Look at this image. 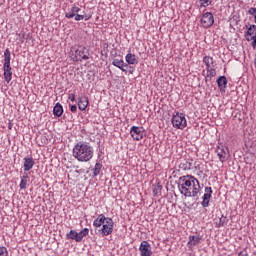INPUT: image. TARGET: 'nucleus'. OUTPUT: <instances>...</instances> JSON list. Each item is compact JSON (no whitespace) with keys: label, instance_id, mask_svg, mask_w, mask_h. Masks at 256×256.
<instances>
[{"label":"nucleus","instance_id":"nucleus-25","mask_svg":"<svg viewBox=\"0 0 256 256\" xmlns=\"http://www.w3.org/2000/svg\"><path fill=\"white\" fill-rule=\"evenodd\" d=\"M203 63L206 65V69L211 68V65H213V57L211 56H204L203 57Z\"/></svg>","mask_w":256,"mask_h":256},{"label":"nucleus","instance_id":"nucleus-20","mask_svg":"<svg viewBox=\"0 0 256 256\" xmlns=\"http://www.w3.org/2000/svg\"><path fill=\"white\" fill-rule=\"evenodd\" d=\"M217 84H218L220 91H225V89H227V77L220 76L217 79Z\"/></svg>","mask_w":256,"mask_h":256},{"label":"nucleus","instance_id":"nucleus-8","mask_svg":"<svg viewBox=\"0 0 256 256\" xmlns=\"http://www.w3.org/2000/svg\"><path fill=\"white\" fill-rule=\"evenodd\" d=\"M216 153L221 163H225V161H228L230 157L229 148L224 145H218L216 148Z\"/></svg>","mask_w":256,"mask_h":256},{"label":"nucleus","instance_id":"nucleus-30","mask_svg":"<svg viewBox=\"0 0 256 256\" xmlns=\"http://www.w3.org/2000/svg\"><path fill=\"white\" fill-rule=\"evenodd\" d=\"M248 14L254 17V23L256 24V7L249 8Z\"/></svg>","mask_w":256,"mask_h":256},{"label":"nucleus","instance_id":"nucleus-34","mask_svg":"<svg viewBox=\"0 0 256 256\" xmlns=\"http://www.w3.org/2000/svg\"><path fill=\"white\" fill-rule=\"evenodd\" d=\"M29 180H21L20 181V189H27V183Z\"/></svg>","mask_w":256,"mask_h":256},{"label":"nucleus","instance_id":"nucleus-21","mask_svg":"<svg viewBox=\"0 0 256 256\" xmlns=\"http://www.w3.org/2000/svg\"><path fill=\"white\" fill-rule=\"evenodd\" d=\"M53 115H55V117H61V115H63V105H61V103H56L53 108Z\"/></svg>","mask_w":256,"mask_h":256},{"label":"nucleus","instance_id":"nucleus-9","mask_svg":"<svg viewBox=\"0 0 256 256\" xmlns=\"http://www.w3.org/2000/svg\"><path fill=\"white\" fill-rule=\"evenodd\" d=\"M130 135L135 141H141L143 139V127L132 126Z\"/></svg>","mask_w":256,"mask_h":256},{"label":"nucleus","instance_id":"nucleus-14","mask_svg":"<svg viewBox=\"0 0 256 256\" xmlns=\"http://www.w3.org/2000/svg\"><path fill=\"white\" fill-rule=\"evenodd\" d=\"M89 106V98L87 96H81L78 101V109L80 111H85Z\"/></svg>","mask_w":256,"mask_h":256},{"label":"nucleus","instance_id":"nucleus-17","mask_svg":"<svg viewBox=\"0 0 256 256\" xmlns=\"http://www.w3.org/2000/svg\"><path fill=\"white\" fill-rule=\"evenodd\" d=\"M199 243H201V236H189L188 247L190 249H193V247L199 245Z\"/></svg>","mask_w":256,"mask_h":256},{"label":"nucleus","instance_id":"nucleus-35","mask_svg":"<svg viewBox=\"0 0 256 256\" xmlns=\"http://www.w3.org/2000/svg\"><path fill=\"white\" fill-rule=\"evenodd\" d=\"M251 39H252V47H256V34H254L252 37H251Z\"/></svg>","mask_w":256,"mask_h":256},{"label":"nucleus","instance_id":"nucleus-36","mask_svg":"<svg viewBox=\"0 0 256 256\" xmlns=\"http://www.w3.org/2000/svg\"><path fill=\"white\" fill-rule=\"evenodd\" d=\"M70 111H71L72 113H77V105H72V106L70 107Z\"/></svg>","mask_w":256,"mask_h":256},{"label":"nucleus","instance_id":"nucleus-32","mask_svg":"<svg viewBox=\"0 0 256 256\" xmlns=\"http://www.w3.org/2000/svg\"><path fill=\"white\" fill-rule=\"evenodd\" d=\"M201 2L200 7H209L211 5V0H199Z\"/></svg>","mask_w":256,"mask_h":256},{"label":"nucleus","instance_id":"nucleus-4","mask_svg":"<svg viewBox=\"0 0 256 256\" xmlns=\"http://www.w3.org/2000/svg\"><path fill=\"white\" fill-rule=\"evenodd\" d=\"M89 50L85 46L73 47L71 56L73 61H87L89 60Z\"/></svg>","mask_w":256,"mask_h":256},{"label":"nucleus","instance_id":"nucleus-33","mask_svg":"<svg viewBox=\"0 0 256 256\" xmlns=\"http://www.w3.org/2000/svg\"><path fill=\"white\" fill-rule=\"evenodd\" d=\"M74 19H75V21H83V19H85V14H76L75 16H74Z\"/></svg>","mask_w":256,"mask_h":256},{"label":"nucleus","instance_id":"nucleus-27","mask_svg":"<svg viewBox=\"0 0 256 256\" xmlns=\"http://www.w3.org/2000/svg\"><path fill=\"white\" fill-rule=\"evenodd\" d=\"M103 168V165L101 163H96L93 171V177H97L101 173V169Z\"/></svg>","mask_w":256,"mask_h":256},{"label":"nucleus","instance_id":"nucleus-1","mask_svg":"<svg viewBox=\"0 0 256 256\" xmlns=\"http://www.w3.org/2000/svg\"><path fill=\"white\" fill-rule=\"evenodd\" d=\"M179 180L180 184L178 185V189L181 195H184V197H196V199H199L201 185L195 176H181Z\"/></svg>","mask_w":256,"mask_h":256},{"label":"nucleus","instance_id":"nucleus-40","mask_svg":"<svg viewBox=\"0 0 256 256\" xmlns=\"http://www.w3.org/2000/svg\"><path fill=\"white\" fill-rule=\"evenodd\" d=\"M91 19V15H84V21H89Z\"/></svg>","mask_w":256,"mask_h":256},{"label":"nucleus","instance_id":"nucleus-39","mask_svg":"<svg viewBox=\"0 0 256 256\" xmlns=\"http://www.w3.org/2000/svg\"><path fill=\"white\" fill-rule=\"evenodd\" d=\"M249 28H250V31H256V25L255 24L250 25Z\"/></svg>","mask_w":256,"mask_h":256},{"label":"nucleus","instance_id":"nucleus-37","mask_svg":"<svg viewBox=\"0 0 256 256\" xmlns=\"http://www.w3.org/2000/svg\"><path fill=\"white\" fill-rule=\"evenodd\" d=\"M22 181H29V175H27V173H25L22 178H21Z\"/></svg>","mask_w":256,"mask_h":256},{"label":"nucleus","instance_id":"nucleus-16","mask_svg":"<svg viewBox=\"0 0 256 256\" xmlns=\"http://www.w3.org/2000/svg\"><path fill=\"white\" fill-rule=\"evenodd\" d=\"M79 11H81V8L77 6L71 7L70 9H68L67 12H65L66 19H73V17H75L76 14L79 13Z\"/></svg>","mask_w":256,"mask_h":256},{"label":"nucleus","instance_id":"nucleus-18","mask_svg":"<svg viewBox=\"0 0 256 256\" xmlns=\"http://www.w3.org/2000/svg\"><path fill=\"white\" fill-rule=\"evenodd\" d=\"M107 217H105L104 214L98 215V217L93 221V226L96 227V229H99V227L103 226V223H105Z\"/></svg>","mask_w":256,"mask_h":256},{"label":"nucleus","instance_id":"nucleus-6","mask_svg":"<svg viewBox=\"0 0 256 256\" xmlns=\"http://www.w3.org/2000/svg\"><path fill=\"white\" fill-rule=\"evenodd\" d=\"M200 23L204 29H209V27H213L215 23V17H213V13L211 12H205L202 15V18L200 20Z\"/></svg>","mask_w":256,"mask_h":256},{"label":"nucleus","instance_id":"nucleus-24","mask_svg":"<svg viewBox=\"0 0 256 256\" xmlns=\"http://www.w3.org/2000/svg\"><path fill=\"white\" fill-rule=\"evenodd\" d=\"M89 235V228H84L78 233V243L83 241V237H87Z\"/></svg>","mask_w":256,"mask_h":256},{"label":"nucleus","instance_id":"nucleus-5","mask_svg":"<svg viewBox=\"0 0 256 256\" xmlns=\"http://www.w3.org/2000/svg\"><path fill=\"white\" fill-rule=\"evenodd\" d=\"M172 125L175 129H185V127H187V118H185V114L176 112V114L172 116Z\"/></svg>","mask_w":256,"mask_h":256},{"label":"nucleus","instance_id":"nucleus-28","mask_svg":"<svg viewBox=\"0 0 256 256\" xmlns=\"http://www.w3.org/2000/svg\"><path fill=\"white\" fill-rule=\"evenodd\" d=\"M206 70H207V77H210V79L215 77V75H217V71L213 67L206 68Z\"/></svg>","mask_w":256,"mask_h":256},{"label":"nucleus","instance_id":"nucleus-31","mask_svg":"<svg viewBox=\"0 0 256 256\" xmlns=\"http://www.w3.org/2000/svg\"><path fill=\"white\" fill-rule=\"evenodd\" d=\"M0 256H9V252L7 251V247L0 246Z\"/></svg>","mask_w":256,"mask_h":256},{"label":"nucleus","instance_id":"nucleus-13","mask_svg":"<svg viewBox=\"0 0 256 256\" xmlns=\"http://www.w3.org/2000/svg\"><path fill=\"white\" fill-rule=\"evenodd\" d=\"M35 167V160L33 157H25L24 158V171L27 173V171H31Z\"/></svg>","mask_w":256,"mask_h":256},{"label":"nucleus","instance_id":"nucleus-2","mask_svg":"<svg viewBox=\"0 0 256 256\" xmlns=\"http://www.w3.org/2000/svg\"><path fill=\"white\" fill-rule=\"evenodd\" d=\"M72 155L73 158L77 159L80 163H87L93 159V146L89 145L87 142H78L72 150Z\"/></svg>","mask_w":256,"mask_h":256},{"label":"nucleus","instance_id":"nucleus-23","mask_svg":"<svg viewBox=\"0 0 256 256\" xmlns=\"http://www.w3.org/2000/svg\"><path fill=\"white\" fill-rule=\"evenodd\" d=\"M66 239H72V241L79 243V233L75 230H70V233L66 234Z\"/></svg>","mask_w":256,"mask_h":256},{"label":"nucleus","instance_id":"nucleus-15","mask_svg":"<svg viewBox=\"0 0 256 256\" xmlns=\"http://www.w3.org/2000/svg\"><path fill=\"white\" fill-rule=\"evenodd\" d=\"M179 169L182 171H191L193 169V160H182L179 164Z\"/></svg>","mask_w":256,"mask_h":256},{"label":"nucleus","instance_id":"nucleus-7","mask_svg":"<svg viewBox=\"0 0 256 256\" xmlns=\"http://www.w3.org/2000/svg\"><path fill=\"white\" fill-rule=\"evenodd\" d=\"M113 225H115L113 219L107 217L104 223L102 224V228L99 231H101L104 237H107L108 235H111V233H113Z\"/></svg>","mask_w":256,"mask_h":256},{"label":"nucleus","instance_id":"nucleus-38","mask_svg":"<svg viewBox=\"0 0 256 256\" xmlns=\"http://www.w3.org/2000/svg\"><path fill=\"white\" fill-rule=\"evenodd\" d=\"M69 100L72 101V102L75 101V94L74 93L69 95Z\"/></svg>","mask_w":256,"mask_h":256},{"label":"nucleus","instance_id":"nucleus-12","mask_svg":"<svg viewBox=\"0 0 256 256\" xmlns=\"http://www.w3.org/2000/svg\"><path fill=\"white\" fill-rule=\"evenodd\" d=\"M112 65L122 70L123 73H127V69H129V64H125V61H123V59H120V60L117 58L113 59Z\"/></svg>","mask_w":256,"mask_h":256},{"label":"nucleus","instance_id":"nucleus-41","mask_svg":"<svg viewBox=\"0 0 256 256\" xmlns=\"http://www.w3.org/2000/svg\"><path fill=\"white\" fill-rule=\"evenodd\" d=\"M128 68H129L128 73L133 74V71H135V69L131 66H128Z\"/></svg>","mask_w":256,"mask_h":256},{"label":"nucleus","instance_id":"nucleus-29","mask_svg":"<svg viewBox=\"0 0 256 256\" xmlns=\"http://www.w3.org/2000/svg\"><path fill=\"white\" fill-rule=\"evenodd\" d=\"M251 35H253V30H250L248 27V30L245 32L246 41H253V39H251Z\"/></svg>","mask_w":256,"mask_h":256},{"label":"nucleus","instance_id":"nucleus-10","mask_svg":"<svg viewBox=\"0 0 256 256\" xmlns=\"http://www.w3.org/2000/svg\"><path fill=\"white\" fill-rule=\"evenodd\" d=\"M140 256H152L153 251H151V244L147 241H142L139 246Z\"/></svg>","mask_w":256,"mask_h":256},{"label":"nucleus","instance_id":"nucleus-22","mask_svg":"<svg viewBox=\"0 0 256 256\" xmlns=\"http://www.w3.org/2000/svg\"><path fill=\"white\" fill-rule=\"evenodd\" d=\"M227 223H229V219L226 218V216L222 215L218 221H216L215 223V227H217L218 229L221 227H225V225H227Z\"/></svg>","mask_w":256,"mask_h":256},{"label":"nucleus","instance_id":"nucleus-11","mask_svg":"<svg viewBox=\"0 0 256 256\" xmlns=\"http://www.w3.org/2000/svg\"><path fill=\"white\" fill-rule=\"evenodd\" d=\"M205 193L202 197L201 205L202 207L206 208L209 207V203L211 201V196L213 195V189L211 187H205Z\"/></svg>","mask_w":256,"mask_h":256},{"label":"nucleus","instance_id":"nucleus-26","mask_svg":"<svg viewBox=\"0 0 256 256\" xmlns=\"http://www.w3.org/2000/svg\"><path fill=\"white\" fill-rule=\"evenodd\" d=\"M162 190H163V186L161 185V183L153 185V195H154V197H157V195H161Z\"/></svg>","mask_w":256,"mask_h":256},{"label":"nucleus","instance_id":"nucleus-19","mask_svg":"<svg viewBox=\"0 0 256 256\" xmlns=\"http://www.w3.org/2000/svg\"><path fill=\"white\" fill-rule=\"evenodd\" d=\"M125 59H126V62L128 63V65H137V63H139V59H137V56L132 53H128L125 56Z\"/></svg>","mask_w":256,"mask_h":256},{"label":"nucleus","instance_id":"nucleus-3","mask_svg":"<svg viewBox=\"0 0 256 256\" xmlns=\"http://www.w3.org/2000/svg\"><path fill=\"white\" fill-rule=\"evenodd\" d=\"M4 79L6 83H10L13 79V72H11V51L7 48L4 51Z\"/></svg>","mask_w":256,"mask_h":256}]
</instances>
